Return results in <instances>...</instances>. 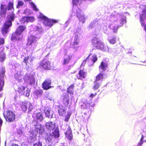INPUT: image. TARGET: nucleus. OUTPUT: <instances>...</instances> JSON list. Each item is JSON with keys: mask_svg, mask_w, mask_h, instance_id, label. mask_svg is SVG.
Masks as SVG:
<instances>
[{"mask_svg": "<svg viewBox=\"0 0 146 146\" xmlns=\"http://www.w3.org/2000/svg\"><path fill=\"white\" fill-rule=\"evenodd\" d=\"M4 43V39L3 38L0 37V45L3 44Z\"/></svg>", "mask_w": 146, "mask_h": 146, "instance_id": "nucleus-49", "label": "nucleus"}, {"mask_svg": "<svg viewBox=\"0 0 146 146\" xmlns=\"http://www.w3.org/2000/svg\"><path fill=\"white\" fill-rule=\"evenodd\" d=\"M24 80L25 82L31 85L34 84L35 79L32 75L26 74L24 77Z\"/></svg>", "mask_w": 146, "mask_h": 146, "instance_id": "nucleus-5", "label": "nucleus"}, {"mask_svg": "<svg viewBox=\"0 0 146 146\" xmlns=\"http://www.w3.org/2000/svg\"><path fill=\"white\" fill-rule=\"evenodd\" d=\"M29 56H27L25 57L24 58L23 60V63L25 64L26 65H27L28 64H30L29 63Z\"/></svg>", "mask_w": 146, "mask_h": 146, "instance_id": "nucleus-39", "label": "nucleus"}, {"mask_svg": "<svg viewBox=\"0 0 146 146\" xmlns=\"http://www.w3.org/2000/svg\"><path fill=\"white\" fill-rule=\"evenodd\" d=\"M81 9L78 8V10L76 11V15L80 21L82 23H84L85 22V18L84 15L81 14Z\"/></svg>", "mask_w": 146, "mask_h": 146, "instance_id": "nucleus-12", "label": "nucleus"}, {"mask_svg": "<svg viewBox=\"0 0 146 146\" xmlns=\"http://www.w3.org/2000/svg\"><path fill=\"white\" fill-rule=\"evenodd\" d=\"M7 8L4 5L1 4L0 7V15L2 17H5L6 13Z\"/></svg>", "mask_w": 146, "mask_h": 146, "instance_id": "nucleus-19", "label": "nucleus"}, {"mask_svg": "<svg viewBox=\"0 0 146 146\" xmlns=\"http://www.w3.org/2000/svg\"><path fill=\"white\" fill-rule=\"evenodd\" d=\"M98 60V58L97 56L95 55H94L92 56V58L91 59V60L92 61L93 63H94Z\"/></svg>", "mask_w": 146, "mask_h": 146, "instance_id": "nucleus-44", "label": "nucleus"}, {"mask_svg": "<svg viewBox=\"0 0 146 146\" xmlns=\"http://www.w3.org/2000/svg\"><path fill=\"white\" fill-rule=\"evenodd\" d=\"M23 2L22 1H19L16 5V8H19L20 7L23 6Z\"/></svg>", "mask_w": 146, "mask_h": 146, "instance_id": "nucleus-42", "label": "nucleus"}, {"mask_svg": "<svg viewBox=\"0 0 146 146\" xmlns=\"http://www.w3.org/2000/svg\"><path fill=\"white\" fill-rule=\"evenodd\" d=\"M35 117L38 120H39L40 121H42L43 119L42 114L40 112L36 113Z\"/></svg>", "mask_w": 146, "mask_h": 146, "instance_id": "nucleus-28", "label": "nucleus"}, {"mask_svg": "<svg viewBox=\"0 0 146 146\" xmlns=\"http://www.w3.org/2000/svg\"><path fill=\"white\" fill-rule=\"evenodd\" d=\"M144 137L142 135L139 142L137 145V146H141V145L143 144V139Z\"/></svg>", "mask_w": 146, "mask_h": 146, "instance_id": "nucleus-46", "label": "nucleus"}, {"mask_svg": "<svg viewBox=\"0 0 146 146\" xmlns=\"http://www.w3.org/2000/svg\"><path fill=\"white\" fill-rule=\"evenodd\" d=\"M14 78L18 81L21 82L22 81L23 75L20 73L19 74L17 73L15 74Z\"/></svg>", "mask_w": 146, "mask_h": 146, "instance_id": "nucleus-25", "label": "nucleus"}, {"mask_svg": "<svg viewBox=\"0 0 146 146\" xmlns=\"http://www.w3.org/2000/svg\"><path fill=\"white\" fill-rule=\"evenodd\" d=\"M100 82L94 81V84L92 87L93 89L94 90H96L100 87Z\"/></svg>", "mask_w": 146, "mask_h": 146, "instance_id": "nucleus-27", "label": "nucleus"}, {"mask_svg": "<svg viewBox=\"0 0 146 146\" xmlns=\"http://www.w3.org/2000/svg\"><path fill=\"white\" fill-rule=\"evenodd\" d=\"M21 108L23 111H25L27 109V104L25 103H23L21 105Z\"/></svg>", "mask_w": 146, "mask_h": 146, "instance_id": "nucleus-37", "label": "nucleus"}, {"mask_svg": "<svg viewBox=\"0 0 146 146\" xmlns=\"http://www.w3.org/2000/svg\"><path fill=\"white\" fill-rule=\"evenodd\" d=\"M21 35L18 34L16 32L13 33L11 37V40H19L21 39L20 36Z\"/></svg>", "mask_w": 146, "mask_h": 146, "instance_id": "nucleus-20", "label": "nucleus"}, {"mask_svg": "<svg viewBox=\"0 0 146 146\" xmlns=\"http://www.w3.org/2000/svg\"><path fill=\"white\" fill-rule=\"evenodd\" d=\"M83 0H72L73 6L80 5Z\"/></svg>", "mask_w": 146, "mask_h": 146, "instance_id": "nucleus-31", "label": "nucleus"}, {"mask_svg": "<svg viewBox=\"0 0 146 146\" xmlns=\"http://www.w3.org/2000/svg\"><path fill=\"white\" fill-rule=\"evenodd\" d=\"M11 146H19L18 144L15 143H12Z\"/></svg>", "mask_w": 146, "mask_h": 146, "instance_id": "nucleus-58", "label": "nucleus"}, {"mask_svg": "<svg viewBox=\"0 0 146 146\" xmlns=\"http://www.w3.org/2000/svg\"><path fill=\"white\" fill-rule=\"evenodd\" d=\"M126 17H123L122 18L121 20V24L122 25L123 24L125 23L126 22Z\"/></svg>", "mask_w": 146, "mask_h": 146, "instance_id": "nucleus-45", "label": "nucleus"}, {"mask_svg": "<svg viewBox=\"0 0 146 146\" xmlns=\"http://www.w3.org/2000/svg\"><path fill=\"white\" fill-rule=\"evenodd\" d=\"M108 40L110 44H114L116 43V38L115 37H113L111 38H108Z\"/></svg>", "mask_w": 146, "mask_h": 146, "instance_id": "nucleus-32", "label": "nucleus"}, {"mask_svg": "<svg viewBox=\"0 0 146 146\" xmlns=\"http://www.w3.org/2000/svg\"><path fill=\"white\" fill-rule=\"evenodd\" d=\"M37 17L38 19L43 21H45L48 18L47 17L41 13H40V15L38 16Z\"/></svg>", "mask_w": 146, "mask_h": 146, "instance_id": "nucleus-30", "label": "nucleus"}, {"mask_svg": "<svg viewBox=\"0 0 146 146\" xmlns=\"http://www.w3.org/2000/svg\"><path fill=\"white\" fill-rule=\"evenodd\" d=\"M51 84L52 82L50 79H45L42 84V88L44 90H49L52 88Z\"/></svg>", "mask_w": 146, "mask_h": 146, "instance_id": "nucleus-6", "label": "nucleus"}, {"mask_svg": "<svg viewBox=\"0 0 146 146\" xmlns=\"http://www.w3.org/2000/svg\"><path fill=\"white\" fill-rule=\"evenodd\" d=\"M43 92V91L42 90H38L36 91L35 94L37 96H40L42 95Z\"/></svg>", "mask_w": 146, "mask_h": 146, "instance_id": "nucleus-41", "label": "nucleus"}, {"mask_svg": "<svg viewBox=\"0 0 146 146\" xmlns=\"http://www.w3.org/2000/svg\"><path fill=\"white\" fill-rule=\"evenodd\" d=\"M50 136H51V137H52V135H51Z\"/></svg>", "mask_w": 146, "mask_h": 146, "instance_id": "nucleus-63", "label": "nucleus"}, {"mask_svg": "<svg viewBox=\"0 0 146 146\" xmlns=\"http://www.w3.org/2000/svg\"><path fill=\"white\" fill-rule=\"evenodd\" d=\"M139 19L141 26L143 27L145 23L144 21L146 19V15L144 14H140Z\"/></svg>", "mask_w": 146, "mask_h": 146, "instance_id": "nucleus-21", "label": "nucleus"}, {"mask_svg": "<svg viewBox=\"0 0 146 146\" xmlns=\"http://www.w3.org/2000/svg\"><path fill=\"white\" fill-rule=\"evenodd\" d=\"M35 129L37 133L40 134H42L44 131V127L40 124L36 125Z\"/></svg>", "mask_w": 146, "mask_h": 146, "instance_id": "nucleus-15", "label": "nucleus"}, {"mask_svg": "<svg viewBox=\"0 0 146 146\" xmlns=\"http://www.w3.org/2000/svg\"><path fill=\"white\" fill-rule=\"evenodd\" d=\"M72 56L68 54H66L64 56V60L62 63L63 65L68 64L72 59Z\"/></svg>", "mask_w": 146, "mask_h": 146, "instance_id": "nucleus-16", "label": "nucleus"}, {"mask_svg": "<svg viewBox=\"0 0 146 146\" xmlns=\"http://www.w3.org/2000/svg\"><path fill=\"white\" fill-rule=\"evenodd\" d=\"M108 64L107 62H105L102 61L101 63L99 68L105 71L106 70V68L108 67Z\"/></svg>", "mask_w": 146, "mask_h": 146, "instance_id": "nucleus-22", "label": "nucleus"}, {"mask_svg": "<svg viewBox=\"0 0 146 146\" xmlns=\"http://www.w3.org/2000/svg\"><path fill=\"white\" fill-rule=\"evenodd\" d=\"M139 8L142 10V14H144L146 15V5H140Z\"/></svg>", "mask_w": 146, "mask_h": 146, "instance_id": "nucleus-34", "label": "nucleus"}, {"mask_svg": "<svg viewBox=\"0 0 146 146\" xmlns=\"http://www.w3.org/2000/svg\"><path fill=\"white\" fill-rule=\"evenodd\" d=\"M92 54H90L86 58L85 60H83L81 65V66H82L83 65L84 66L86 63V62L87 61L88 59L89 58V56Z\"/></svg>", "mask_w": 146, "mask_h": 146, "instance_id": "nucleus-47", "label": "nucleus"}, {"mask_svg": "<svg viewBox=\"0 0 146 146\" xmlns=\"http://www.w3.org/2000/svg\"><path fill=\"white\" fill-rule=\"evenodd\" d=\"M33 131H31V132L30 134H33Z\"/></svg>", "mask_w": 146, "mask_h": 146, "instance_id": "nucleus-62", "label": "nucleus"}, {"mask_svg": "<svg viewBox=\"0 0 146 146\" xmlns=\"http://www.w3.org/2000/svg\"><path fill=\"white\" fill-rule=\"evenodd\" d=\"M33 8L34 10L35 11H37L38 10V9L36 7V6L35 5H34L33 6Z\"/></svg>", "mask_w": 146, "mask_h": 146, "instance_id": "nucleus-54", "label": "nucleus"}, {"mask_svg": "<svg viewBox=\"0 0 146 146\" xmlns=\"http://www.w3.org/2000/svg\"><path fill=\"white\" fill-rule=\"evenodd\" d=\"M92 43L94 47H99L101 46V42L98 38H95L92 40Z\"/></svg>", "mask_w": 146, "mask_h": 146, "instance_id": "nucleus-14", "label": "nucleus"}, {"mask_svg": "<svg viewBox=\"0 0 146 146\" xmlns=\"http://www.w3.org/2000/svg\"><path fill=\"white\" fill-rule=\"evenodd\" d=\"M26 29V27L23 25H19L16 31L15 32L18 34L21 35L23 32Z\"/></svg>", "mask_w": 146, "mask_h": 146, "instance_id": "nucleus-17", "label": "nucleus"}, {"mask_svg": "<svg viewBox=\"0 0 146 146\" xmlns=\"http://www.w3.org/2000/svg\"><path fill=\"white\" fill-rule=\"evenodd\" d=\"M118 27L114 24H112L110 25V28L111 30L113 31L114 33L117 32V29L118 28Z\"/></svg>", "mask_w": 146, "mask_h": 146, "instance_id": "nucleus-29", "label": "nucleus"}, {"mask_svg": "<svg viewBox=\"0 0 146 146\" xmlns=\"http://www.w3.org/2000/svg\"><path fill=\"white\" fill-rule=\"evenodd\" d=\"M52 135L55 137H58L59 136L58 130L56 129L53 132Z\"/></svg>", "mask_w": 146, "mask_h": 146, "instance_id": "nucleus-35", "label": "nucleus"}, {"mask_svg": "<svg viewBox=\"0 0 146 146\" xmlns=\"http://www.w3.org/2000/svg\"><path fill=\"white\" fill-rule=\"evenodd\" d=\"M74 84H73L71 85L67 88V92L69 94H74Z\"/></svg>", "mask_w": 146, "mask_h": 146, "instance_id": "nucleus-24", "label": "nucleus"}, {"mask_svg": "<svg viewBox=\"0 0 146 146\" xmlns=\"http://www.w3.org/2000/svg\"><path fill=\"white\" fill-rule=\"evenodd\" d=\"M44 112L46 115V116L48 117H50V111L49 108L48 107H46L44 108Z\"/></svg>", "mask_w": 146, "mask_h": 146, "instance_id": "nucleus-33", "label": "nucleus"}, {"mask_svg": "<svg viewBox=\"0 0 146 146\" xmlns=\"http://www.w3.org/2000/svg\"><path fill=\"white\" fill-rule=\"evenodd\" d=\"M20 21L23 23H28L27 16H23L21 19Z\"/></svg>", "mask_w": 146, "mask_h": 146, "instance_id": "nucleus-40", "label": "nucleus"}, {"mask_svg": "<svg viewBox=\"0 0 146 146\" xmlns=\"http://www.w3.org/2000/svg\"><path fill=\"white\" fill-rule=\"evenodd\" d=\"M60 146H65V145H64V144H62L61 145H60Z\"/></svg>", "mask_w": 146, "mask_h": 146, "instance_id": "nucleus-61", "label": "nucleus"}, {"mask_svg": "<svg viewBox=\"0 0 146 146\" xmlns=\"http://www.w3.org/2000/svg\"><path fill=\"white\" fill-rule=\"evenodd\" d=\"M26 88L25 86H21L18 88L17 91L21 95H24L25 90Z\"/></svg>", "mask_w": 146, "mask_h": 146, "instance_id": "nucleus-23", "label": "nucleus"}, {"mask_svg": "<svg viewBox=\"0 0 146 146\" xmlns=\"http://www.w3.org/2000/svg\"><path fill=\"white\" fill-rule=\"evenodd\" d=\"M15 15L13 13L9 15L7 17L8 20L6 21L4 23L3 27L1 29L2 34L5 35L8 33L9 31V29L12 26V22L15 19Z\"/></svg>", "mask_w": 146, "mask_h": 146, "instance_id": "nucleus-1", "label": "nucleus"}, {"mask_svg": "<svg viewBox=\"0 0 146 146\" xmlns=\"http://www.w3.org/2000/svg\"><path fill=\"white\" fill-rule=\"evenodd\" d=\"M54 68V64L46 58L39 62L37 67L38 68L43 69L44 70H53Z\"/></svg>", "mask_w": 146, "mask_h": 146, "instance_id": "nucleus-2", "label": "nucleus"}, {"mask_svg": "<svg viewBox=\"0 0 146 146\" xmlns=\"http://www.w3.org/2000/svg\"><path fill=\"white\" fill-rule=\"evenodd\" d=\"M70 97L69 95L66 94L64 95L62 99V103L65 107H67L69 104Z\"/></svg>", "mask_w": 146, "mask_h": 146, "instance_id": "nucleus-11", "label": "nucleus"}, {"mask_svg": "<svg viewBox=\"0 0 146 146\" xmlns=\"http://www.w3.org/2000/svg\"><path fill=\"white\" fill-rule=\"evenodd\" d=\"M58 23V21L53 19H50L48 18L47 19L44 21H43V24L46 26L50 27L53 25V23Z\"/></svg>", "mask_w": 146, "mask_h": 146, "instance_id": "nucleus-8", "label": "nucleus"}, {"mask_svg": "<svg viewBox=\"0 0 146 146\" xmlns=\"http://www.w3.org/2000/svg\"><path fill=\"white\" fill-rule=\"evenodd\" d=\"M104 78V74L102 73L98 74L96 76L95 81H98L102 80Z\"/></svg>", "mask_w": 146, "mask_h": 146, "instance_id": "nucleus-26", "label": "nucleus"}, {"mask_svg": "<svg viewBox=\"0 0 146 146\" xmlns=\"http://www.w3.org/2000/svg\"><path fill=\"white\" fill-rule=\"evenodd\" d=\"M81 106L83 109H89L91 108L94 107L95 104L92 101H86Z\"/></svg>", "mask_w": 146, "mask_h": 146, "instance_id": "nucleus-7", "label": "nucleus"}, {"mask_svg": "<svg viewBox=\"0 0 146 146\" xmlns=\"http://www.w3.org/2000/svg\"><path fill=\"white\" fill-rule=\"evenodd\" d=\"M4 85V81L3 79L0 78V91H1L3 89Z\"/></svg>", "mask_w": 146, "mask_h": 146, "instance_id": "nucleus-36", "label": "nucleus"}, {"mask_svg": "<svg viewBox=\"0 0 146 146\" xmlns=\"http://www.w3.org/2000/svg\"><path fill=\"white\" fill-rule=\"evenodd\" d=\"M87 75V73L84 69H80L79 71L78 75L76 76L78 80H82L85 78Z\"/></svg>", "mask_w": 146, "mask_h": 146, "instance_id": "nucleus-9", "label": "nucleus"}, {"mask_svg": "<svg viewBox=\"0 0 146 146\" xmlns=\"http://www.w3.org/2000/svg\"><path fill=\"white\" fill-rule=\"evenodd\" d=\"M14 9L13 3V2H9L7 7V9L10 10Z\"/></svg>", "mask_w": 146, "mask_h": 146, "instance_id": "nucleus-38", "label": "nucleus"}, {"mask_svg": "<svg viewBox=\"0 0 146 146\" xmlns=\"http://www.w3.org/2000/svg\"><path fill=\"white\" fill-rule=\"evenodd\" d=\"M78 41L77 40V38H76V39H75L74 41L73 42L74 45H76L78 44Z\"/></svg>", "mask_w": 146, "mask_h": 146, "instance_id": "nucleus-52", "label": "nucleus"}, {"mask_svg": "<svg viewBox=\"0 0 146 146\" xmlns=\"http://www.w3.org/2000/svg\"><path fill=\"white\" fill-rule=\"evenodd\" d=\"M27 44L30 45L36 46L37 45L36 38L33 36H30L28 39Z\"/></svg>", "mask_w": 146, "mask_h": 146, "instance_id": "nucleus-13", "label": "nucleus"}, {"mask_svg": "<svg viewBox=\"0 0 146 146\" xmlns=\"http://www.w3.org/2000/svg\"><path fill=\"white\" fill-rule=\"evenodd\" d=\"M31 0H24V1H25V2H26V1H31Z\"/></svg>", "mask_w": 146, "mask_h": 146, "instance_id": "nucleus-59", "label": "nucleus"}, {"mask_svg": "<svg viewBox=\"0 0 146 146\" xmlns=\"http://www.w3.org/2000/svg\"><path fill=\"white\" fill-rule=\"evenodd\" d=\"M33 109V106L32 104H29V111L28 112H29L31 111Z\"/></svg>", "mask_w": 146, "mask_h": 146, "instance_id": "nucleus-50", "label": "nucleus"}, {"mask_svg": "<svg viewBox=\"0 0 146 146\" xmlns=\"http://www.w3.org/2000/svg\"><path fill=\"white\" fill-rule=\"evenodd\" d=\"M95 23H91V24L90 25L89 27L91 28H92L93 27H94V25Z\"/></svg>", "mask_w": 146, "mask_h": 146, "instance_id": "nucleus-53", "label": "nucleus"}, {"mask_svg": "<svg viewBox=\"0 0 146 146\" xmlns=\"http://www.w3.org/2000/svg\"><path fill=\"white\" fill-rule=\"evenodd\" d=\"M33 146H42V143L40 141L33 144Z\"/></svg>", "mask_w": 146, "mask_h": 146, "instance_id": "nucleus-48", "label": "nucleus"}, {"mask_svg": "<svg viewBox=\"0 0 146 146\" xmlns=\"http://www.w3.org/2000/svg\"><path fill=\"white\" fill-rule=\"evenodd\" d=\"M33 61V60L32 59H31L30 60V62H32V61Z\"/></svg>", "mask_w": 146, "mask_h": 146, "instance_id": "nucleus-60", "label": "nucleus"}, {"mask_svg": "<svg viewBox=\"0 0 146 146\" xmlns=\"http://www.w3.org/2000/svg\"><path fill=\"white\" fill-rule=\"evenodd\" d=\"M3 123V121L1 119L0 117V125L1 126Z\"/></svg>", "mask_w": 146, "mask_h": 146, "instance_id": "nucleus-57", "label": "nucleus"}, {"mask_svg": "<svg viewBox=\"0 0 146 146\" xmlns=\"http://www.w3.org/2000/svg\"><path fill=\"white\" fill-rule=\"evenodd\" d=\"M65 135L69 140L71 141L72 139V131L69 126L68 129L65 133Z\"/></svg>", "mask_w": 146, "mask_h": 146, "instance_id": "nucleus-18", "label": "nucleus"}, {"mask_svg": "<svg viewBox=\"0 0 146 146\" xmlns=\"http://www.w3.org/2000/svg\"><path fill=\"white\" fill-rule=\"evenodd\" d=\"M3 116L6 121L8 122H13L15 120V115L11 111L7 110L4 112Z\"/></svg>", "mask_w": 146, "mask_h": 146, "instance_id": "nucleus-3", "label": "nucleus"}, {"mask_svg": "<svg viewBox=\"0 0 146 146\" xmlns=\"http://www.w3.org/2000/svg\"><path fill=\"white\" fill-rule=\"evenodd\" d=\"M27 92H28V91L27 90V93L25 94V95L26 96L28 97L29 95V92L28 93Z\"/></svg>", "mask_w": 146, "mask_h": 146, "instance_id": "nucleus-56", "label": "nucleus"}, {"mask_svg": "<svg viewBox=\"0 0 146 146\" xmlns=\"http://www.w3.org/2000/svg\"><path fill=\"white\" fill-rule=\"evenodd\" d=\"M46 139L49 141H50L52 140V138H50L49 137H48Z\"/></svg>", "mask_w": 146, "mask_h": 146, "instance_id": "nucleus-55", "label": "nucleus"}, {"mask_svg": "<svg viewBox=\"0 0 146 146\" xmlns=\"http://www.w3.org/2000/svg\"><path fill=\"white\" fill-rule=\"evenodd\" d=\"M66 109L62 107L61 108H60L58 110V111L59 114L60 116L65 117L64 121L65 122H68L70 118L72 113L70 111L66 112Z\"/></svg>", "mask_w": 146, "mask_h": 146, "instance_id": "nucleus-4", "label": "nucleus"}, {"mask_svg": "<svg viewBox=\"0 0 146 146\" xmlns=\"http://www.w3.org/2000/svg\"><path fill=\"white\" fill-rule=\"evenodd\" d=\"M28 23L29 22H32L35 20V18L32 16H27Z\"/></svg>", "mask_w": 146, "mask_h": 146, "instance_id": "nucleus-43", "label": "nucleus"}, {"mask_svg": "<svg viewBox=\"0 0 146 146\" xmlns=\"http://www.w3.org/2000/svg\"><path fill=\"white\" fill-rule=\"evenodd\" d=\"M0 77H1L0 76Z\"/></svg>", "mask_w": 146, "mask_h": 146, "instance_id": "nucleus-64", "label": "nucleus"}, {"mask_svg": "<svg viewBox=\"0 0 146 146\" xmlns=\"http://www.w3.org/2000/svg\"><path fill=\"white\" fill-rule=\"evenodd\" d=\"M45 125L46 128L50 131L53 130L56 127L55 123L50 121L46 123Z\"/></svg>", "mask_w": 146, "mask_h": 146, "instance_id": "nucleus-10", "label": "nucleus"}, {"mask_svg": "<svg viewBox=\"0 0 146 146\" xmlns=\"http://www.w3.org/2000/svg\"><path fill=\"white\" fill-rule=\"evenodd\" d=\"M97 95V94L96 93H95L94 94L92 93L90 94L89 97L91 98H93L94 97Z\"/></svg>", "mask_w": 146, "mask_h": 146, "instance_id": "nucleus-51", "label": "nucleus"}]
</instances>
